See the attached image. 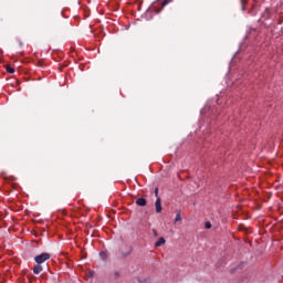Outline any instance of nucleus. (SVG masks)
Masks as SVG:
<instances>
[{
	"label": "nucleus",
	"mask_w": 283,
	"mask_h": 283,
	"mask_svg": "<svg viewBox=\"0 0 283 283\" xmlns=\"http://www.w3.org/2000/svg\"><path fill=\"white\" fill-rule=\"evenodd\" d=\"M52 258V255L48 252L41 253L39 255H36L34 258V262H36L38 264H43L44 262H48V260H50Z\"/></svg>",
	"instance_id": "obj_1"
},
{
	"label": "nucleus",
	"mask_w": 283,
	"mask_h": 283,
	"mask_svg": "<svg viewBox=\"0 0 283 283\" xmlns=\"http://www.w3.org/2000/svg\"><path fill=\"white\" fill-rule=\"evenodd\" d=\"M155 207H156V213H161L163 212V206H161L160 197H157L156 202H155Z\"/></svg>",
	"instance_id": "obj_2"
},
{
	"label": "nucleus",
	"mask_w": 283,
	"mask_h": 283,
	"mask_svg": "<svg viewBox=\"0 0 283 283\" xmlns=\"http://www.w3.org/2000/svg\"><path fill=\"white\" fill-rule=\"evenodd\" d=\"M136 205H137L138 207H146V206H147V199H145V198H138V199L136 200Z\"/></svg>",
	"instance_id": "obj_3"
},
{
	"label": "nucleus",
	"mask_w": 283,
	"mask_h": 283,
	"mask_svg": "<svg viewBox=\"0 0 283 283\" xmlns=\"http://www.w3.org/2000/svg\"><path fill=\"white\" fill-rule=\"evenodd\" d=\"M43 271V265L36 263V265L33 268V273L35 275H39V273H41Z\"/></svg>",
	"instance_id": "obj_4"
},
{
	"label": "nucleus",
	"mask_w": 283,
	"mask_h": 283,
	"mask_svg": "<svg viewBox=\"0 0 283 283\" xmlns=\"http://www.w3.org/2000/svg\"><path fill=\"white\" fill-rule=\"evenodd\" d=\"M178 222H182V216L180 214V210H177L175 218V224H178Z\"/></svg>",
	"instance_id": "obj_5"
},
{
	"label": "nucleus",
	"mask_w": 283,
	"mask_h": 283,
	"mask_svg": "<svg viewBox=\"0 0 283 283\" xmlns=\"http://www.w3.org/2000/svg\"><path fill=\"white\" fill-rule=\"evenodd\" d=\"M165 238H159L158 241L155 243V247H163V244H166Z\"/></svg>",
	"instance_id": "obj_6"
},
{
	"label": "nucleus",
	"mask_w": 283,
	"mask_h": 283,
	"mask_svg": "<svg viewBox=\"0 0 283 283\" xmlns=\"http://www.w3.org/2000/svg\"><path fill=\"white\" fill-rule=\"evenodd\" d=\"M99 258H102V260H107V252L105 251L101 252Z\"/></svg>",
	"instance_id": "obj_7"
},
{
	"label": "nucleus",
	"mask_w": 283,
	"mask_h": 283,
	"mask_svg": "<svg viewBox=\"0 0 283 283\" xmlns=\"http://www.w3.org/2000/svg\"><path fill=\"white\" fill-rule=\"evenodd\" d=\"M7 72H8L9 74H14V69H13L12 66L8 65V66H7Z\"/></svg>",
	"instance_id": "obj_8"
},
{
	"label": "nucleus",
	"mask_w": 283,
	"mask_h": 283,
	"mask_svg": "<svg viewBox=\"0 0 283 283\" xmlns=\"http://www.w3.org/2000/svg\"><path fill=\"white\" fill-rule=\"evenodd\" d=\"M168 3H171V0H164L161 2L163 8H165V6H168Z\"/></svg>",
	"instance_id": "obj_9"
},
{
	"label": "nucleus",
	"mask_w": 283,
	"mask_h": 283,
	"mask_svg": "<svg viewBox=\"0 0 283 283\" xmlns=\"http://www.w3.org/2000/svg\"><path fill=\"white\" fill-rule=\"evenodd\" d=\"M206 229H211V222L209 221L206 222Z\"/></svg>",
	"instance_id": "obj_10"
},
{
	"label": "nucleus",
	"mask_w": 283,
	"mask_h": 283,
	"mask_svg": "<svg viewBox=\"0 0 283 283\" xmlns=\"http://www.w3.org/2000/svg\"><path fill=\"white\" fill-rule=\"evenodd\" d=\"M155 196H156V198H159L158 197V188L155 189Z\"/></svg>",
	"instance_id": "obj_11"
},
{
	"label": "nucleus",
	"mask_w": 283,
	"mask_h": 283,
	"mask_svg": "<svg viewBox=\"0 0 283 283\" xmlns=\"http://www.w3.org/2000/svg\"><path fill=\"white\" fill-rule=\"evenodd\" d=\"M242 6H244V3H247V0H241Z\"/></svg>",
	"instance_id": "obj_12"
}]
</instances>
